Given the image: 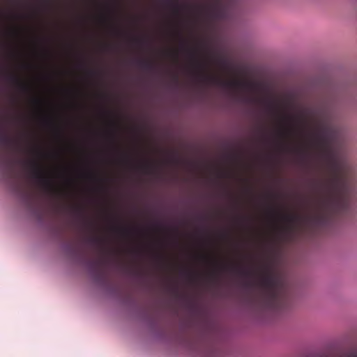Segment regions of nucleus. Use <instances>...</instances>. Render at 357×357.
Instances as JSON below:
<instances>
[{
  "label": "nucleus",
  "mask_w": 357,
  "mask_h": 357,
  "mask_svg": "<svg viewBox=\"0 0 357 357\" xmlns=\"http://www.w3.org/2000/svg\"><path fill=\"white\" fill-rule=\"evenodd\" d=\"M337 138L335 128L328 122L320 126L315 133V140L321 158L331 173V176L326 181V185L334 194V208L344 211L349 206L351 188L344 173L350 169V166L340 153L336 146Z\"/></svg>",
  "instance_id": "f257e3e1"
},
{
  "label": "nucleus",
  "mask_w": 357,
  "mask_h": 357,
  "mask_svg": "<svg viewBox=\"0 0 357 357\" xmlns=\"http://www.w3.org/2000/svg\"><path fill=\"white\" fill-rule=\"evenodd\" d=\"M259 282L265 305L273 310L280 309L285 300L282 280L277 276L268 275L261 278Z\"/></svg>",
  "instance_id": "f03ea898"
},
{
  "label": "nucleus",
  "mask_w": 357,
  "mask_h": 357,
  "mask_svg": "<svg viewBox=\"0 0 357 357\" xmlns=\"http://www.w3.org/2000/svg\"><path fill=\"white\" fill-rule=\"evenodd\" d=\"M195 79L204 84L206 85H217L220 86L224 88H231V87H236V86H241L243 88L247 89L249 87L250 84L246 82H240L238 81H229V82H225L221 81L218 79H216L215 77L205 75V74H201L197 75L195 76Z\"/></svg>",
  "instance_id": "7ed1b4c3"
},
{
  "label": "nucleus",
  "mask_w": 357,
  "mask_h": 357,
  "mask_svg": "<svg viewBox=\"0 0 357 357\" xmlns=\"http://www.w3.org/2000/svg\"><path fill=\"white\" fill-rule=\"evenodd\" d=\"M231 0H215L208 7V11L216 20L225 19L230 13Z\"/></svg>",
  "instance_id": "20e7f679"
},
{
  "label": "nucleus",
  "mask_w": 357,
  "mask_h": 357,
  "mask_svg": "<svg viewBox=\"0 0 357 357\" xmlns=\"http://www.w3.org/2000/svg\"><path fill=\"white\" fill-rule=\"evenodd\" d=\"M31 165V171H30V176L31 178L36 182L43 184V185H49L50 180L48 178L45 176L43 174V172L38 165L35 163L32 162Z\"/></svg>",
  "instance_id": "39448f33"
},
{
  "label": "nucleus",
  "mask_w": 357,
  "mask_h": 357,
  "mask_svg": "<svg viewBox=\"0 0 357 357\" xmlns=\"http://www.w3.org/2000/svg\"><path fill=\"white\" fill-rule=\"evenodd\" d=\"M136 63L142 69L146 70H152L155 68V65L150 61L144 59H138Z\"/></svg>",
  "instance_id": "423d86ee"
},
{
  "label": "nucleus",
  "mask_w": 357,
  "mask_h": 357,
  "mask_svg": "<svg viewBox=\"0 0 357 357\" xmlns=\"http://www.w3.org/2000/svg\"><path fill=\"white\" fill-rule=\"evenodd\" d=\"M163 4L166 7H171L173 9L176 10L178 9V3L174 2L172 0H165L163 1Z\"/></svg>",
  "instance_id": "0eeeda50"
},
{
  "label": "nucleus",
  "mask_w": 357,
  "mask_h": 357,
  "mask_svg": "<svg viewBox=\"0 0 357 357\" xmlns=\"http://www.w3.org/2000/svg\"><path fill=\"white\" fill-rule=\"evenodd\" d=\"M237 271L238 274L242 277L248 278L250 276V271L248 268L241 267L238 268Z\"/></svg>",
  "instance_id": "6e6552de"
},
{
  "label": "nucleus",
  "mask_w": 357,
  "mask_h": 357,
  "mask_svg": "<svg viewBox=\"0 0 357 357\" xmlns=\"http://www.w3.org/2000/svg\"><path fill=\"white\" fill-rule=\"evenodd\" d=\"M10 137L6 135L0 137V142L3 144H8L10 142Z\"/></svg>",
  "instance_id": "1a4fd4ad"
},
{
  "label": "nucleus",
  "mask_w": 357,
  "mask_h": 357,
  "mask_svg": "<svg viewBox=\"0 0 357 357\" xmlns=\"http://www.w3.org/2000/svg\"><path fill=\"white\" fill-rule=\"evenodd\" d=\"M123 234H129L135 231V229L130 227L119 228L118 229Z\"/></svg>",
  "instance_id": "9d476101"
},
{
  "label": "nucleus",
  "mask_w": 357,
  "mask_h": 357,
  "mask_svg": "<svg viewBox=\"0 0 357 357\" xmlns=\"http://www.w3.org/2000/svg\"><path fill=\"white\" fill-rule=\"evenodd\" d=\"M89 241L93 245H100V243H101L100 239L99 238H98V237H91L89 239Z\"/></svg>",
  "instance_id": "9b49d317"
},
{
  "label": "nucleus",
  "mask_w": 357,
  "mask_h": 357,
  "mask_svg": "<svg viewBox=\"0 0 357 357\" xmlns=\"http://www.w3.org/2000/svg\"><path fill=\"white\" fill-rule=\"evenodd\" d=\"M8 79L10 82H18V79L16 76L10 75L8 76Z\"/></svg>",
  "instance_id": "f8f14e48"
},
{
  "label": "nucleus",
  "mask_w": 357,
  "mask_h": 357,
  "mask_svg": "<svg viewBox=\"0 0 357 357\" xmlns=\"http://www.w3.org/2000/svg\"><path fill=\"white\" fill-rule=\"evenodd\" d=\"M188 54H189V56L190 57H193L194 56L193 54L191 52H188Z\"/></svg>",
  "instance_id": "ddd939ff"
},
{
  "label": "nucleus",
  "mask_w": 357,
  "mask_h": 357,
  "mask_svg": "<svg viewBox=\"0 0 357 357\" xmlns=\"http://www.w3.org/2000/svg\"><path fill=\"white\" fill-rule=\"evenodd\" d=\"M200 68H201L202 69H203V68H204V66H203V65H202V66H200Z\"/></svg>",
  "instance_id": "4468645a"
}]
</instances>
